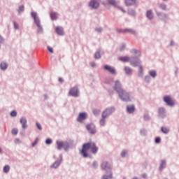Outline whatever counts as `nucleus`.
Listing matches in <instances>:
<instances>
[{"label": "nucleus", "instance_id": "obj_12", "mask_svg": "<svg viewBox=\"0 0 179 179\" xmlns=\"http://www.w3.org/2000/svg\"><path fill=\"white\" fill-rule=\"evenodd\" d=\"M107 118V115H106V113H102V118L99 122L100 125L101 127H104L106 125V119Z\"/></svg>", "mask_w": 179, "mask_h": 179}, {"label": "nucleus", "instance_id": "obj_26", "mask_svg": "<svg viewBox=\"0 0 179 179\" xmlns=\"http://www.w3.org/2000/svg\"><path fill=\"white\" fill-rule=\"evenodd\" d=\"M124 71L127 75H131L132 73V69L129 67H124Z\"/></svg>", "mask_w": 179, "mask_h": 179}, {"label": "nucleus", "instance_id": "obj_5", "mask_svg": "<svg viewBox=\"0 0 179 179\" xmlns=\"http://www.w3.org/2000/svg\"><path fill=\"white\" fill-rule=\"evenodd\" d=\"M31 15L33 17L36 26L38 27H41V24L40 23V18H38V17L37 16V13L32 12Z\"/></svg>", "mask_w": 179, "mask_h": 179}, {"label": "nucleus", "instance_id": "obj_14", "mask_svg": "<svg viewBox=\"0 0 179 179\" xmlns=\"http://www.w3.org/2000/svg\"><path fill=\"white\" fill-rule=\"evenodd\" d=\"M84 120H86V113H80L78 115V118L77 119V121H78V122H82V121H84Z\"/></svg>", "mask_w": 179, "mask_h": 179}, {"label": "nucleus", "instance_id": "obj_24", "mask_svg": "<svg viewBox=\"0 0 179 179\" xmlns=\"http://www.w3.org/2000/svg\"><path fill=\"white\" fill-rule=\"evenodd\" d=\"M147 17L150 20L153 19V13L152 12L151 10L147 11Z\"/></svg>", "mask_w": 179, "mask_h": 179}, {"label": "nucleus", "instance_id": "obj_47", "mask_svg": "<svg viewBox=\"0 0 179 179\" xmlns=\"http://www.w3.org/2000/svg\"><path fill=\"white\" fill-rule=\"evenodd\" d=\"M15 143H20V140L19 138H16L15 140Z\"/></svg>", "mask_w": 179, "mask_h": 179}, {"label": "nucleus", "instance_id": "obj_55", "mask_svg": "<svg viewBox=\"0 0 179 179\" xmlns=\"http://www.w3.org/2000/svg\"><path fill=\"white\" fill-rule=\"evenodd\" d=\"M2 152V149L0 148V153Z\"/></svg>", "mask_w": 179, "mask_h": 179}, {"label": "nucleus", "instance_id": "obj_30", "mask_svg": "<svg viewBox=\"0 0 179 179\" xmlns=\"http://www.w3.org/2000/svg\"><path fill=\"white\" fill-rule=\"evenodd\" d=\"M150 76H152V78H156L157 73L156 71H150Z\"/></svg>", "mask_w": 179, "mask_h": 179}, {"label": "nucleus", "instance_id": "obj_51", "mask_svg": "<svg viewBox=\"0 0 179 179\" xmlns=\"http://www.w3.org/2000/svg\"><path fill=\"white\" fill-rule=\"evenodd\" d=\"M90 65H91V66H96V64H94V63H90Z\"/></svg>", "mask_w": 179, "mask_h": 179}, {"label": "nucleus", "instance_id": "obj_39", "mask_svg": "<svg viewBox=\"0 0 179 179\" xmlns=\"http://www.w3.org/2000/svg\"><path fill=\"white\" fill-rule=\"evenodd\" d=\"M24 6H20L19 7V9H18L19 13H22V11L24 10Z\"/></svg>", "mask_w": 179, "mask_h": 179}, {"label": "nucleus", "instance_id": "obj_20", "mask_svg": "<svg viewBox=\"0 0 179 179\" xmlns=\"http://www.w3.org/2000/svg\"><path fill=\"white\" fill-rule=\"evenodd\" d=\"M61 162L62 160H59V161H56L52 166L51 168L52 169H58V167H59V164H61Z\"/></svg>", "mask_w": 179, "mask_h": 179}, {"label": "nucleus", "instance_id": "obj_36", "mask_svg": "<svg viewBox=\"0 0 179 179\" xmlns=\"http://www.w3.org/2000/svg\"><path fill=\"white\" fill-rule=\"evenodd\" d=\"M10 115L11 117H16V115H17V112H16L15 110H13L10 113Z\"/></svg>", "mask_w": 179, "mask_h": 179}, {"label": "nucleus", "instance_id": "obj_50", "mask_svg": "<svg viewBox=\"0 0 179 179\" xmlns=\"http://www.w3.org/2000/svg\"><path fill=\"white\" fill-rule=\"evenodd\" d=\"M2 41H3V38L0 36V43H2Z\"/></svg>", "mask_w": 179, "mask_h": 179}, {"label": "nucleus", "instance_id": "obj_3", "mask_svg": "<svg viewBox=\"0 0 179 179\" xmlns=\"http://www.w3.org/2000/svg\"><path fill=\"white\" fill-rule=\"evenodd\" d=\"M117 93H119V97L124 101H131V99L129 98V93L127 92L122 87L117 89Z\"/></svg>", "mask_w": 179, "mask_h": 179}, {"label": "nucleus", "instance_id": "obj_19", "mask_svg": "<svg viewBox=\"0 0 179 179\" xmlns=\"http://www.w3.org/2000/svg\"><path fill=\"white\" fill-rule=\"evenodd\" d=\"M57 149L60 150V149H62L65 145H66V143H64L62 141H57Z\"/></svg>", "mask_w": 179, "mask_h": 179}, {"label": "nucleus", "instance_id": "obj_31", "mask_svg": "<svg viewBox=\"0 0 179 179\" xmlns=\"http://www.w3.org/2000/svg\"><path fill=\"white\" fill-rule=\"evenodd\" d=\"M162 132H163V134H169V129L166 127H162Z\"/></svg>", "mask_w": 179, "mask_h": 179}, {"label": "nucleus", "instance_id": "obj_18", "mask_svg": "<svg viewBox=\"0 0 179 179\" xmlns=\"http://www.w3.org/2000/svg\"><path fill=\"white\" fill-rule=\"evenodd\" d=\"M122 33H130L131 34H136V32L131 29H124L121 31Z\"/></svg>", "mask_w": 179, "mask_h": 179}, {"label": "nucleus", "instance_id": "obj_46", "mask_svg": "<svg viewBox=\"0 0 179 179\" xmlns=\"http://www.w3.org/2000/svg\"><path fill=\"white\" fill-rule=\"evenodd\" d=\"M139 72L140 73H142V72H143V67L142 66H139Z\"/></svg>", "mask_w": 179, "mask_h": 179}, {"label": "nucleus", "instance_id": "obj_22", "mask_svg": "<svg viewBox=\"0 0 179 179\" xmlns=\"http://www.w3.org/2000/svg\"><path fill=\"white\" fill-rule=\"evenodd\" d=\"M56 32L59 36H62L64 34V29L62 28L58 27L56 28Z\"/></svg>", "mask_w": 179, "mask_h": 179}, {"label": "nucleus", "instance_id": "obj_21", "mask_svg": "<svg viewBox=\"0 0 179 179\" xmlns=\"http://www.w3.org/2000/svg\"><path fill=\"white\" fill-rule=\"evenodd\" d=\"M121 87V83H120V81L117 80L115 82V86L114 90H116V92H118V89Z\"/></svg>", "mask_w": 179, "mask_h": 179}, {"label": "nucleus", "instance_id": "obj_38", "mask_svg": "<svg viewBox=\"0 0 179 179\" xmlns=\"http://www.w3.org/2000/svg\"><path fill=\"white\" fill-rule=\"evenodd\" d=\"M45 143L46 145H51V143H52V140L50 139V138H48L46 141H45Z\"/></svg>", "mask_w": 179, "mask_h": 179}, {"label": "nucleus", "instance_id": "obj_1", "mask_svg": "<svg viewBox=\"0 0 179 179\" xmlns=\"http://www.w3.org/2000/svg\"><path fill=\"white\" fill-rule=\"evenodd\" d=\"M88 150H90L91 153L93 155H96V153L99 152V147H97L96 143L92 141L84 143L82 149L80 150V153L83 157H89Z\"/></svg>", "mask_w": 179, "mask_h": 179}, {"label": "nucleus", "instance_id": "obj_45", "mask_svg": "<svg viewBox=\"0 0 179 179\" xmlns=\"http://www.w3.org/2000/svg\"><path fill=\"white\" fill-rule=\"evenodd\" d=\"M159 8H161V9H163V10H166V5H164V4H161L160 6H159Z\"/></svg>", "mask_w": 179, "mask_h": 179}, {"label": "nucleus", "instance_id": "obj_28", "mask_svg": "<svg viewBox=\"0 0 179 179\" xmlns=\"http://www.w3.org/2000/svg\"><path fill=\"white\" fill-rule=\"evenodd\" d=\"M111 178H113V173H110L108 176L104 175L102 177V179H111Z\"/></svg>", "mask_w": 179, "mask_h": 179}, {"label": "nucleus", "instance_id": "obj_13", "mask_svg": "<svg viewBox=\"0 0 179 179\" xmlns=\"http://www.w3.org/2000/svg\"><path fill=\"white\" fill-rule=\"evenodd\" d=\"M127 111L129 114H132L135 112V105H129L127 106Z\"/></svg>", "mask_w": 179, "mask_h": 179}, {"label": "nucleus", "instance_id": "obj_52", "mask_svg": "<svg viewBox=\"0 0 179 179\" xmlns=\"http://www.w3.org/2000/svg\"><path fill=\"white\" fill-rule=\"evenodd\" d=\"M120 10H122V12H123V13H125V10H124V9H122V8H120Z\"/></svg>", "mask_w": 179, "mask_h": 179}, {"label": "nucleus", "instance_id": "obj_10", "mask_svg": "<svg viewBox=\"0 0 179 179\" xmlns=\"http://www.w3.org/2000/svg\"><path fill=\"white\" fill-rule=\"evenodd\" d=\"M70 96H73L74 97H78V88L77 87H73L70 90L69 92Z\"/></svg>", "mask_w": 179, "mask_h": 179}, {"label": "nucleus", "instance_id": "obj_40", "mask_svg": "<svg viewBox=\"0 0 179 179\" xmlns=\"http://www.w3.org/2000/svg\"><path fill=\"white\" fill-rule=\"evenodd\" d=\"M36 127L38 128V129H39V131H41V129H43V128L41 127V124H40V123L36 122Z\"/></svg>", "mask_w": 179, "mask_h": 179}, {"label": "nucleus", "instance_id": "obj_32", "mask_svg": "<svg viewBox=\"0 0 179 179\" xmlns=\"http://www.w3.org/2000/svg\"><path fill=\"white\" fill-rule=\"evenodd\" d=\"M11 132L13 135H17L19 130L17 129H13Z\"/></svg>", "mask_w": 179, "mask_h": 179}, {"label": "nucleus", "instance_id": "obj_6", "mask_svg": "<svg viewBox=\"0 0 179 179\" xmlns=\"http://www.w3.org/2000/svg\"><path fill=\"white\" fill-rule=\"evenodd\" d=\"M101 169H103V170H111V169H113V166L111 165V164H110L108 162H103L101 165Z\"/></svg>", "mask_w": 179, "mask_h": 179}, {"label": "nucleus", "instance_id": "obj_54", "mask_svg": "<svg viewBox=\"0 0 179 179\" xmlns=\"http://www.w3.org/2000/svg\"><path fill=\"white\" fill-rule=\"evenodd\" d=\"M157 16H160V13H157Z\"/></svg>", "mask_w": 179, "mask_h": 179}, {"label": "nucleus", "instance_id": "obj_35", "mask_svg": "<svg viewBox=\"0 0 179 179\" xmlns=\"http://www.w3.org/2000/svg\"><path fill=\"white\" fill-rule=\"evenodd\" d=\"M94 57L96 59H99V58H101V56L100 55V52H97L95 53Z\"/></svg>", "mask_w": 179, "mask_h": 179}, {"label": "nucleus", "instance_id": "obj_25", "mask_svg": "<svg viewBox=\"0 0 179 179\" xmlns=\"http://www.w3.org/2000/svg\"><path fill=\"white\" fill-rule=\"evenodd\" d=\"M50 17L52 20H57V17H58V15L57 14V13L52 12L50 13Z\"/></svg>", "mask_w": 179, "mask_h": 179}, {"label": "nucleus", "instance_id": "obj_8", "mask_svg": "<svg viewBox=\"0 0 179 179\" xmlns=\"http://www.w3.org/2000/svg\"><path fill=\"white\" fill-rule=\"evenodd\" d=\"M87 129L89 131L90 134H96V127L93 124H87Z\"/></svg>", "mask_w": 179, "mask_h": 179}, {"label": "nucleus", "instance_id": "obj_29", "mask_svg": "<svg viewBox=\"0 0 179 179\" xmlns=\"http://www.w3.org/2000/svg\"><path fill=\"white\" fill-rule=\"evenodd\" d=\"M9 170H10V167L9 166V165H6L3 167V173H8Z\"/></svg>", "mask_w": 179, "mask_h": 179}, {"label": "nucleus", "instance_id": "obj_42", "mask_svg": "<svg viewBox=\"0 0 179 179\" xmlns=\"http://www.w3.org/2000/svg\"><path fill=\"white\" fill-rule=\"evenodd\" d=\"M48 50L49 52H51V54H52V52H54V50L50 46H48Z\"/></svg>", "mask_w": 179, "mask_h": 179}, {"label": "nucleus", "instance_id": "obj_37", "mask_svg": "<svg viewBox=\"0 0 179 179\" xmlns=\"http://www.w3.org/2000/svg\"><path fill=\"white\" fill-rule=\"evenodd\" d=\"M38 143V138H36L35 141L31 144L32 148H34L36 145Z\"/></svg>", "mask_w": 179, "mask_h": 179}, {"label": "nucleus", "instance_id": "obj_27", "mask_svg": "<svg viewBox=\"0 0 179 179\" xmlns=\"http://www.w3.org/2000/svg\"><path fill=\"white\" fill-rule=\"evenodd\" d=\"M0 66H1V69L3 71H5V69H6V68H8V64H6V63H5V62H2V63L0 64Z\"/></svg>", "mask_w": 179, "mask_h": 179}, {"label": "nucleus", "instance_id": "obj_56", "mask_svg": "<svg viewBox=\"0 0 179 179\" xmlns=\"http://www.w3.org/2000/svg\"><path fill=\"white\" fill-rule=\"evenodd\" d=\"M123 48H125V46H123Z\"/></svg>", "mask_w": 179, "mask_h": 179}, {"label": "nucleus", "instance_id": "obj_34", "mask_svg": "<svg viewBox=\"0 0 179 179\" xmlns=\"http://www.w3.org/2000/svg\"><path fill=\"white\" fill-rule=\"evenodd\" d=\"M93 114H94V115H99V114H100V110L94 109L93 110Z\"/></svg>", "mask_w": 179, "mask_h": 179}, {"label": "nucleus", "instance_id": "obj_9", "mask_svg": "<svg viewBox=\"0 0 179 179\" xmlns=\"http://www.w3.org/2000/svg\"><path fill=\"white\" fill-rule=\"evenodd\" d=\"M99 5L100 4L99 3V1L97 0H91L90 3V6H91V8H93V9H97Z\"/></svg>", "mask_w": 179, "mask_h": 179}, {"label": "nucleus", "instance_id": "obj_23", "mask_svg": "<svg viewBox=\"0 0 179 179\" xmlns=\"http://www.w3.org/2000/svg\"><path fill=\"white\" fill-rule=\"evenodd\" d=\"M109 5H113V6H117L118 3L115 0H107Z\"/></svg>", "mask_w": 179, "mask_h": 179}, {"label": "nucleus", "instance_id": "obj_41", "mask_svg": "<svg viewBox=\"0 0 179 179\" xmlns=\"http://www.w3.org/2000/svg\"><path fill=\"white\" fill-rule=\"evenodd\" d=\"M161 141H162V139H160V137H157L155 138V143H160Z\"/></svg>", "mask_w": 179, "mask_h": 179}, {"label": "nucleus", "instance_id": "obj_17", "mask_svg": "<svg viewBox=\"0 0 179 179\" xmlns=\"http://www.w3.org/2000/svg\"><path fill=\"white\" fill-rule=\"evenodd\" d=\"M136 0H124V3L126 6H131V5H134V3H136Z\"/></svg>", "mask_w": 179, "mask_h": 179}, {"label": "nucleus", "instance_id": "obj_4", "mask_svg": "<svg viewBox=\"0 0 179 179\" xmlns=\"http://www.w3.org/2000/svg\"><path fill=\"white\" fill-rule=\"evenodd\" d=\"M164 103H166L167 106H170L171 107L174 106V100H173V98L169 95L164 97Z\"/></svg>", "mask_w": 179, "mask_h": 179}, {"label": "nucleus", "instance_id": "obj_11", "mask_svg": "<svg viewBox=\"0 0 179 179\" xmlns=\"http://www.w3.org/2000/svg\"><path fill=\"white\" fill-rule=\"evenodd\" d=\"M114 111H115V109L114 108H108L103 113H105V115H106V117H108V115L113 114Z\"/></svg>", "mask_w": 179, "mask_h": 179}, {"label": "nucleus", "instance_id": "obj_49", "mask_svg": "<svg viewBox=\"0 0 179 179\" xmlns=\"http://www.w3.org/2000/svg\"><path fill=\"white\" fill-rule=\"evenodd\" d=\"M59 82H60L61 83H62V82H64V79L59 78Z\"/></svg>", "mask_w": 179, "mask_h": 179}, {"label": "nucleus", "instance_id": "obj_15", "mask_svg": "<svg viewBox=\"0 0 179 179\" xmlns=\"http://www.w3.org/2000/svg\"><path fill=\"white\" fill-rule=\"evenodd\" d=\"M20 122H21V124L22 125V128L24 129H25V128H27V120H26V118L22 117L20 119Z\"/></svg>", "mask_w": 179, "mask_h": 179}, {"label": "nucleus", "instance_id": "obj_16", "mask_svg": "<svg viewBox=\"0 0 179 179\" xmlns=\"http://www.w3.org/2000/svg\"><path fill=\"white\" fill-rule=\"evenodd\" d=\"M166 115V110L164 108H159V116L163 118Z\"/></svg>", "mask_w": 179, "mask_h": 179}, {"label": "nucleus", "instance_id": "obj_33", "mask_svg": "<svg viewBox=\"0 0 179 179\" xmlns=\"http://www.w3.org/2000/svg\"><path fill=\"white\" fill-rule=\"evenodd\" d=\"M164 167H166V161H162L160 165V170H163Z\"/></svg>", "mask_w": 179, "mask_h": 179}, {"label": "nucleus", "instance_id": "obj_57", "mask_svg": "<svg viewBox=\"0 0 179 179\" xmlns=\"http://www.w3.org/2000/svg\"><path fill=\"white\" fill-rule=\"evenodd\" d=\"M163 1H167V0H163Z\"/></svg>", "mask_w": 179, "mask_h": 179}, {"label": "nucleus", "instance_id": "obj_7", "mask_svg": "<svg viewBox=\"0 0 179 179\" xmlns=\"http://www.w3.org/2000/svg\"><path fill=\"white\" fill-rule=\"evenodd\" d=\"M103 69L111 73V75H115V69L111 66L105 65Z\"/></svg>", "mask_w": 179, "mask_h": 179}, {"label": "nucleus", "instance_id": "obj_53", "mask_svg": "<svg viewBox=\"0 0 179 179\" xmlns=\"http://www.w3.org/2000/svg\"><path fill=\"white\" fill-rule=\"evenodd\" d=\"M143 178H146V174H143Z\"/></svg>", "mask_w": 179, "mask_h": 179}, {"label": "nucleus", "instance_id": "obj_44", "mask_svg": "<svg viewBox=\"0 0 179 179\" xmlns=\"http://www.w3.org/2000/svg\"><path fill=\"white\" fill-rule=\"evenodd\" d=\"M127 151L125 150L122 151L121 153L122 157H125V156H127Z\"/></svg>", "mask_w": 179, "mask_h": 179}, {"label": "nucleus", "instance_id": "obj_48", "mask_svg": "<svg viewBox=\"0 0 179 179\" xmlns=\"http://www.w3.org/2000/svg\"><path fill=\"white\" fill-rule=\"evenodd\" d=\"M14 26L15 29H19V25H17V24L15 23Z\"/></svg>", "mask_w": 179, "mask_h": 179}, {"label": "nucleus", "instance_id": "obj_43", "mask_svg": "<svg viewBox=\"0 0 179 179\" xmlns=\"http://www.w3.org/2000/svg\"><path fill=\"white\" fill-rule=\"evenodd\" d=\"M131 52H132L133 54H138V52L139 54H141V52H140L139 50H136V49H133L132 51H131Z\"/></svg>", "mask_w": 179, "mask_h": 179}, {"label": "nucleus", "instance_id": "obj_2", "mask_svg": "<svg viewBox=\"0 0 179 179\" xmlns=\"http://www.w3.org/2000/svg\"><path fill=\"white\" fill-rule=\"evenodd\" d=\"M120 61H122V62H130L131 65L133 66H138L139 65V61L136 60V58L135 57H129L127 56L120 57L119 58Z\"/></svg>", "mask_w": 179, "mask_h": 179}]
</instances>
